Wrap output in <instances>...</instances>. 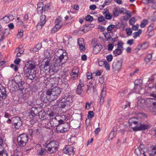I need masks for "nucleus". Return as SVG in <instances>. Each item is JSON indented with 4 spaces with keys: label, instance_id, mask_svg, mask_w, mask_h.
I'll return each mask as SVG.
<instances>
[{
    "label": "nucleus",
    "instance_id": "1",
    "mask_svg": "<svg viewBox=\"0 0 156 156\" xmlns=\"http://www.w3.org/2000/svg\"><path fill=\"white\" fill-rule=\"evenodd\" d=\"M73 95L69 93H66L63 97L60 98L59 100L57 101L56 104L53 105H58L60 108H64L67 106H70V103L73 102Z\"/></svg>",
    "mask_w": 156,
    "mask_h": 156
},
{
    "label": "nucleus",
    "instance_id": "2",
    "mask_svg": "<svg viewBox=\"0 0 156 156\" xmlns=\"http://www.w3.org/2000/svg\"><path fill=\"white\" fill-rule=\"evenodd\" d=\"M6 122L8 124H11L10 126L13 129H19L22 124L20 118L18 116L6 120Z\"/></svg>",
    "mask_w": 156,
    "mask_h": 156
},
{
    "label": "nucleus",
    "instance_id": "3",
    "mask_svg": "<svg viewBox=\"0 0 156 156\" xmlns=\"http://www.w3.org/2000/svg\"><path fill=\"white\" fill-rule=\"evenodd\" d=\"M61 88H50L46 91L47 94L52 98L51 100L57 99L61 93Z\"/></svg>",
    "mask_w": 156,
    "mask_h": 156
},
{
    "label": "nucleus",
    "instance_id": "4",
    "mask_svg": "<svg viewBox=\"0 0 156 156\" xmlns=\"http://www.w3.org/2000/svg\"><path fill=\"white\" fill-rule=\"evenodd\" d=\"M58 143L57 141H52L48 144L46 146L47 151L48 153H53L58 150Z\"/></svg>",
    "mask_w": 156,
    "mask_h": 156
},
{
    "label": "nucleus",
    "instance_id": "5",
    "mask_svg": "<svg viewBox=\"0 0 156 156\" xmlns=\"http://www.w3.org/2000/svg\"><path fill=\"white\" fill-rule=\"evenodd\" d=\"M28 140V136L27 134L26 133L21 134L17 138L18 144L20 147H24L26 145Z\"/></svg>",
    "mask_w": 156,
    "mask_h": 156
},
{
    "label": "nucleus",
    "instance_id": "6",
    "mask_svg": "<svg viewBox=\"0 0 156 156\" xmlns=\"http://www.w3.org/2000/svg\"><path fill=\"white\" fill-rule=\"evenodd\" d=\"M28 71V72H26L25 70L23 69V71L22 73L20 74V76H23L24 75H27L26 76L28 79L31 80L34 79L35 77L36 73V70L35 69H29L27 70Z\"/></svg>",
    "mask_w": 156,
    "mask_h": 156
},
{
    "label": "nucleus",
    "instance_id": "7",
    "mask_svg": "<svg viewBox=\"0 0 156 156\" xmlns=\"http://www.w3.org/2000/svg\"><path fill=\"white\" fill-rule=\"evenodd\" d=\"M67 59H62L54 57L53 58L52 64L55 67L61 66L66 62Z\"/></svg>",
    "mask_w": 156,
    "mask_h": 156
},
{
    "label": "nucleus",
    "instance_id": "8",
    "mask_svg": "<svg viewBox=\"0 0 156 156\" xmlns=\"http://www.w3.org/2000/svg\"><path fill=\"white\" fill-rule=\"evenodd\" d=\"M36 66V62L33 60H29L27 62L23 68V69L25 70L26 72H28L27 70L29 69H35Z\"/></svg>",
    "mask_w": 156,
    "mask_h": 156
},
{
    "label": "nucleus",
    "instance_id": "9",
    "mask_svg": "<svg viewBox=\"0 0 156 156\" xmlns=\"http://www.w3.org/2000/svg\"><path fill=\"white\" fill-rule=\"evenodd\" d=\"M73 146L71 145H66L65 148L63 149L64 152L69 155L73 154L75 153Z\"/></svg>",
    "mask_w": 156,
    "mask_h": 156
},
{
    "label": "nucleus",
    "instance_id": "10",
    "mask_svg": "<svg viewBox=\"0 0 156 156\" xmlns=\"http://www.w3.org/2000/svg\"><path fill=\"white\" fill-rule=\"evenodd\" d=\"M46 16L45 15H43L41 16L40 17V22L38 23L36 26V27L37 29H41L42 27L45 24L46 22Z\"/></svg>",
    "mask_w": 156,
    "mask_h": 156
},
{
    "label": "nucleus",
    "instance_id": "11",
    "mask_svg": "<svg viewBox=\"0 0 156 156\" xmlns=\"http://www.w3.org/2000/svg\"><path fill=\"white\" fill-rule=\"evenodd\" d=\"M150 128V126L148 125L141 124L140 126H136L133 128V130L134 131H138L148 129Z\"/></svg>",
    "mask_w": 156,
    "mask_h": 156
},
{
    "label": "nucleus",
    "instance_id": "12",
    "mask_svg": "<svg viewBox=\"0 0 156 156\" xmlns=\"http://www.w3.org/2000/svg\"><path fill=\"white\" fill-rule=\"evenodd\" d=\"M55 56L57 57L62 59H67V56L66 55V53L63 52V50L61 49H59L55 53Z\"/></svg>",
    "mask_w": 156,
    "mask_h": 156
},
{
    "label": "nucleus",
    "instance_id": "13",
    "mask_svg": "<svg viewBox=\"0 0 156 156\" xmlns=\"http://www.w3.org/2000/svg\"><path fill=\"white\" fill-rule=\"evenodd\" d=\"M38 113V112L36 108H32L30 113V116L31 118V121H32L33 122L34 121L35 119L33 117L35 116Z\"/></svg>",
    "mask_w": 156,
    "mask_h": 156
},
{
    "label": "nucleus",
    "instance_id": "14",
    "mask_svg": "<svg viewBox=\"0 0 156 156\" xmlns=\"http://www.w3.org/2000/svg\"><path fill=\"white\" fill-rule=\"evenodd\" d=\"M124 43L122 41H119L118 42V55H120L124 50L123 44Z\"/></svg>",
    "mask_w": 156,
    "mask_h": 156
},
{
    "label": "nucleus",
    "instance_id": "15",
    "mask_svg": "<svg viewBox=\"0 0 156 156\" xmlns=\"http://www.w3.org/2000/svg\"><path fill=\"white\" fill-rule=\"evenodd\" d=\"M103 46L101 44H97L94 46L93 50V53L96 54L98 53L102 48Z\"/></svg>",
    "mask_w": 156,
    "mask_h": 156
},
{
    "label": "nucleus",
    "instance_id": "16",
    "mask_svg": "<svg viewBox=\"0 0 156 156\" xmlns=\"http://www.w3.org/2000/svg\"><path fill=\"white\" fill-rule=\"evenodd\" d=\"M61 117L66 122V124L68 125V129L69 128V124L70 122V119L71 116L69 115H62Z\"/></svg>",
    "mask_w": 156,
    "mask_h": 156
},
{
    "label": "nucleus",
    "instance_id": "17",
    "mask_svg": "<svg viewBox=\"0 0 156 156\" xmlns=\"http://www.w3.org/2000/svg\"><path fill=\"white\" fill-rule=\"evenodd\" d=\"M117 129L116 127H114L113 128V131H112L109 134L108 139L109 140H111L113 139L117 135L116 132Z\"/></svg>",
    "mask_w": 156,
    "mask_h": 156
},
{
    "label": "nucleus",
    "instance_id": "18",
    "mask_svg": "<svg viewBox=\"0 0 156 156\" xmlns=\"http://www.w3.org/2000/svg\"><path fill=\"white\" fill-rule=\"evenodd\" d=\"M44 85H46L45 88H57V86L55 85L54 83L52 81H51V79H50L49 80H48Z\"/></svg>",
    "mask_w": 156,
    "mask_h": 156
},
{
    "label": "nucleus",
    "instance_id": "19",
    "mask_svg": "<svg viewBox=\"0 0 156 156\" xmlns=\"http://www.w3.org/2000/svg\"><path fill=\"white\" fill-rule=\"evenodd\" d=\"M55 126H56V130L58 133H63L64 131H66V130H65V127L61 125L58 124V125H55Z\"/></svg>",
    "mask_w": 156,
    "mask_h": 156
},
{
    "label": "nucleus",
    "instance_id": "20",
    "mask_svg": "<svg viewBox=\"0 0 156 156\" xmlns=\"http://www.w3.org/2000/svg\"><path fill=\"white\" fill-rule=\"evenodd\" d=\"M138 119L136 118L133 117L130 118L128 121L129 126H132L133 124L137 125L138 123Z\"/></svg>",
    "mask_w": 156,
    "mask_h": 156
},
{
    "label": "nucleus",
    "instance_id": "21",
    "mask_svg": "<svg viewBox=\"0 0 156 156\" xmlns=\"http://www.w3.org/2000/svg\"><path fill=\"white\" fill-rule=\"evenodd\" d=\"M105 12H103V14L105 16V19L110 20L112 18V15L108 12V11L107 9H104Z\"/></svg>",
    "mask_w": 156,
    "mask_h": 156
},
{
    "label": "nucleus",
    "instance_id": "22",
    "mask_svg": "<svg viewBox=\"0 0 156 156\" xmlns=\"http://www.w3.org/2000/svg\"><path fill=\"white\" fill-rule=\"evenodd\" d=\"M124 10L126 11L127 12H129V11L126 10V9H125L123 8H119V10H118V14H126L129 17L131 16V15L130 13H129L127 12H124Z\"/></svg>",
    "mask_w": 156,
    "mask_h": 156
},
{
    "label": "nucleus",
    "instance_id": "23",
    "mask_svg": "<svg viewBox=\"0 0 156 156\" xmlns=\"http://www.w3.org/2000/svg\"><path fill=\"white\" fill-rule=\"evenodd\" d=\"M7 96L5 88H0V97L5 99Z\"/></svg>",
    "mask_w": 156,
    "mask_h": 156
},
{
    "label": "nucleus",
    "instance_id": "24",
    "mask_svg": "<svg viewBox=\"0 0 156 156\" xmlns=\"http://www.w3.org/2000/svg\"><path fill=\"white\" fill-rule=\"evenodd\" d=\"M135 87H142L143 84L142 80L141 79L136 80L134 81Z\"/></svg>",
    "mask_w": 156,
    "mask_h": 156
},
{
    "label": "nucleus",
    "instance_id": "25",
    "mask_svg": "<svg viewBox=\"0 0 156 156\" xmlns=\"http://www.w3.org/2000/svg\"><path fill=\"white\" fill-rule=\"evenodd\" d=\"M37 11L38 13H42L43 10V3L42 2H39L37 4Z\"/></svg>",
    "mask_w": 156,
    "mask_h": 156
},
{
    "label": "nucleus",
    "instance_id": "26",
    "mask_svg": "<svg viewBox=\"0 0 156 156\" xmlns=\"http://www.w3.org/2000/svg\"><path fill=\"white\" fill-rule=\"evenodd\" d=\"M150 156H156V146H153L151 151H149Z\"/></svg>",
    "mask_w": 156,
    "mask_h": 156
},
{
    "label": "nucleus",
    "instance_id": "27",
    "mask_svg": "<svg viewBox=\"0 0 156 156\" xmlns=\"http://www.w3.org/2000/svg\"><path fill=\"white\" fill-rule=\"evenodd\" d=\"M60 79V77H59L55 76L52 78H51V80L54 83L55 85L56 86V85L58 83V81H59Z\"/></svg>",
    "mask_w": 156,
    "mask_h": 156
},
{
    "label": "nucleus",
    "instance_id": "28",
    "mask_svg": "<svg viewBox=\"0 0 156 156\" xmlns=\"http://www.w3.org/2000/svg\"><path fill=\"white\" fill-rule=\"evenodd\" d=\"M42 47V45L41 43L37 44L35 48H34L33 49V51L34 52H36L40 50Z\"/></svg>",
    "mask_w": 156,
    "mask_h": 156
},
{
    "label": "nucleus",
    "instance_id": "29",
    "mask_svg": "<svg viewBox=\"0 0 156 156\" xmlns=\"http://www.w3.org/2000/svg\"><path fill=\"white\" fill-rule=\"evenodd\" d=\"M148 46V44L147 43H144L138 46V49L139 50L144 49L147 48Z\"/></svg>",
    "mask_w": 156,
    "mask_h": 156
},
{
    "label": "nucleus",
    "instance_id": "30",
    "mask_svg": "<svg viewBox=\"0 0 156 156\" xmlns=\"http://www.w3.org/2000/svg\"><path fill=\"white\" fill-rule=\"evenodd\" d=\"M152 58L151 54H149L147 55L144 58V61L147 63L150 62Z\"/></svg>",
    "mask_w": 156,
    "mask_h": 156
},
{
    "label": "nucleus",
    "instance_id": "31",
    "mask_svg": "<svg viewBox=\"0 0 156 156\" xmlns=\"http://www.w3.org/2000/svg\"><path fill=\"white\" fill-rule=\"evenodd\" d=\"M61 27L62 26L55 24V26L52 29L51 31L53 33L56 32L59 30Z\"/></svg>",
    "mask_w": 156,
    "mask_h": 156
},
{
    "label": "nucleus",
    "instance_id": "32",
    "mask_svg": "<svg viewBox=\"0 0 156 156\" xmlns=\"http://www.w3.org/2000/svg\"><path fill=\"white\" fill-rule=\"evenodd\" d=\"M16 88L17 87V86L18 88H21L22 87H25V84L24 82L21 81L20 82H17L16 84Z\"/></svg>",
    "mask_w": 156,
    "mask_h": 156
},
{
    "label": "nucleus",
    "instance_id": "33",
    "mask_svg": "<svg viewBox=\"0 0 156 156\" xmlns=\"http://www.w3.org/2000/svg\"><path fill=\"white\" fill-rule=\"evenodd\" d=\"M46 152L47 151L46 149L41 147L38 153V154L40 155H43L46 154Z\"/></svg>",
    "mask_w": 156,
    "mask_h": 156
},
{
    "label": "nucleus",
    "instance_id": "34",
    "mask_svg": "<svg viewBox=\"0 0 156 156\" xmlns=\"http://www.w3.org/2000/svg\"><path fill=\"white\" fill-rule=\"evenodd\" d=\"M44 69L45 70H48L49 69V61L48 60L45 62L44 66Z\"/></svg>",
    "mask_w": 156,
    "mask_h": 156
},
{
    "label": "nucleus",
    "instance_id": "35",
    "mask_svg": "<svg viewBox=\"0 0 156 156\" xmlns=\"http://www.w3.org/2000/svg\"><path fill=\"white\" fill-rule=\"evenodd\" d=\"M104 37L106 39V40L109 41L111 38L110 34L108 32H105L104 33Z\"/></svg>",
    "mask_w": 156,
    "mask_h": 156
},
{
    "label": "nucleus",
    "instance_id": "36",
    "mask_svg": "<svg viewBox=\"0 0 156 156\" xmlns=\"http://www.w3.org/2000/svg\"><path fill=\"white\" fill-rule=\"evenodd\" d=\"M62 76L60 77V78L62 80V79L67 80L66 77L68 76L67 73L66 72H62L61 73ZM65 81V80H64Z\"/></svg>",
    "mask_w": 156,
    "mask_h": 156
},
{
    "label": "nucleus",
    "instance_id": "37",
    "mask_svg": "<svg viewBox=\"0 0 156 156\" xmlns=\"http://www.w3.org/2000/svg\"><path fill=\"white\" fill-rule=\"evenodd\" d=\"M148 21L147 20H144L140 25V27L141 28H143L145 27Z\"/></svg>",
    "mask_w": 156,
    "mask_h": 156
},
{
    "label": "nucleus",
    "instance_id": "38",
    "mask_svg": "<svg viewBox=\"0 0 156 156\" xmlns=\"http://www.w3.org/2000/svg\"><path fill=\"white\" fill-rule=\"evenodd\" d=\"M79 69L76 67H74L72 71L71 74H78Z\"/></svg>",
    "mask_w": 156,
    "mask_h": 156
},
{
    "label": "nucleus",
    "instance_id": "39",
    "mask_svg": "<svg viewBox=\"0 0 156 156\" xmlns=\"http://www.w3.org/2000/svg\"><path fill=\"white\" fill-rule=\"evenodd\" d=\"M135 151L136 154L138 156H140L143 153L142 151L138 148L136 149Z\"/></svg>",
    "mask_w": 156,
    "mask_h": 156
},
{
    "label": "nucleus",
    "instance_id": "40",
    "mask_svg": "<svg viewBox=\"0 0 156 156\" xmlns=\"http://www.w3.org/2000/svg\"><path fill=\"white\" fill-rule=\"evenodd\" d=\"M55 24L56 25L62 26V22L61 20H60V19L58 18L55 20Z\"/></svg>",
    "mask_w": 156,
    "mask_h": 156
},
{
    "label": "nucleus",
    "instance_id": "41",
    "mask_svg": "<svg viewBox=\"0 0 156 156\" xmlns=\"http://www.w3.org/2000/svg\"><path fill=\"white\" fill-rule=\"evenodd\" d=\"M125 25L123 23H118V29L119 28L121 30H123L125 28Z\"/></svg>",
    "mask_w": 156,
    "mask_h": 156
},
{
    "label": "nucleus",
    "instance_id": "42",
    "mask_svg": "<svg viewBox=\"0 0 156 156\" xmlns=\"http://www.w3.org/2000/svg\"><path fill=\"white\" fill-rule=\"evenodd\" d=\"M86 21H91L93 20V18L89 15H87L85 17Z\"/></svg>",
    "mask_w": 156,
    "mask_h": 156
},
{
    "label": "nucleus",
    "instance_id": "43",
    "mask_svg": "<svg viewBox=\"0 0 156 156\" xmlns=\"http://www.w3.org/2000/svg\"><path fill=\"white\" fill-rule=\"evenodd\" d=\"M122 62L123 60L122 59L119 61H118V71L120 70L121 69Z\"/></svg>",
    "mask_w": 156,
    "mask_h": 156
},
{
    "label": "nucleus",
    "instance_id": "44",
    "mask_svg": "<svg viewBox=\"0 0 156 156\" xmlns=\"http://www.w3.org/2000/svg\"><path fill=\"white\" fill-rule=\"evenodd\" d=\"M143 153H145L146 151V149L145 148L144 145L142 144H140V145L139 148Z\"/></svg>",
    "mask_w": 156,
    "mask_h": 156
},
{
    "label": "nucleus",
    "instance_id": "45",
    "mask_svg": "<svg viewBox=\"0 0 156 156\" xmlns=\"http://www.w3.org/2000/svg\"><path fill=\"white\" fill-rule=\"evenodd\" d=\"M37 129H34L32 128L30 129H29V134L31 136H32L33 134L35 133L36 132Z\"/></svg>",
    "mask_w": 156,
    "mask_h": 156
},
{
    "label": "nucleus",
    "instance_id": "46",
    "mask_svg": "<svg viewBox=\"0 0 156 156\" xmlns=\"http://www.w3.org/2000/svg\"><path fill=\"white\" fill-rule=\"evenodd\" d=\"M126 31L127 35L130 36L131 35L132 31L131 29L130 28H128L126 29Z\"/></svg>",
    "mask_w": 156,
    "mask_h": 156
},
{
    "label": "nucleus",
    "instance_id": "47",
    "mask_svg": "<svg viewBox=\"0 0 156 156\" xmlns=\"http://www.w3.org/2000/svg\"><path fill=\"white\" fill-rule=\"evenodd\" d=\"M135 22V19L134 17L131 18L129 20V24L131 25H134V23Z\"/></svg>",
    "mask_w": 156,
    "mask_h": 156
},
{
    "label": "nucleus",
    "instance_id": "48",
    "mask_svg": "<svg viewBox=\"0 0 156 156\" xmlns=\"http://www.w3.org/2000/svg\"><path fill=\"white\" fill-rule=\"evenodd\" d=\"M106 90H105V88H102L101 90L100 96L105 97L106 96Z\"/></svg>",
    "mask_w": 156,
    "mask_h": 156
},
{
    "label": "nucleus",
    "instance_id": "49",
    "mask_svg": "<svg viewBox=\"0 0 156 156\" xmlns=\"http://www.w3.org/2000/svg\"><path fill=\"white\" fill-rule=\"evenodd\" d=\"M45 113L44 112L42 113V112H40L38 113V115L39 117H41V119H45L44 115H45Z\"/></svg>",
    "mask_w": 156,
    "mask_h": 156
},
{
    "label": "nucleus",
    "instance_id": "50",
    "mask_svg": "<svg viewBox=\"0 0 156 156\" xmlns=\"http://www.w3.org/2000/svg\"><path fill=\"white\" fill-rule=\"evenodd\" d=\"M78 44L79 45L84 44L83 40V38H80L78 40Z\"/></svg>",
    "mask_w": 156,
    "mask_h": 156
},
{
    "label": "nucleus",
    "instance_id": "51",
    "mask_svg": "<svg viewBox=\"0 0 156 156\" xmlns=\"http://www.w3.org/2000/svg\"><path fill=\"white\" fill-rule=\"evenodd\" d=\"M88 118H92L94 116V113L92 111H90L88 112Z\"/></svg>",
    "mask_w": 156,
    "mask_h": 156
},
{
    "label": "nucleus",
    "instance_id": "52",
    "mask_svg": "<svg viewBox=\"0 0 156 156\" xmlns=\"http://www.w3.org/2000/svg\"><path fill=\"white\" fill-rule=\"evenodd\" d=\"M10 67L12 68L15 71H17L18 70V67L17 66L14 65L13 64H11L10 65Z\"/></svg>",
    "mask_w": 156,
    "mask_h": 156
},
{
    "label": "nucleus",
    "instance_id": "53",
    "mask_svg": "<svg viewBox=\"0 0 156 156\" xmlns=\"http://www.w3.org/2000/svg\"><path fill=\"white\" fill-rule=\"evenodd\" d=\"M0 156H8L7 153L3 150L0 151Z\"/></svg>",
    "mask_w": 156,
    "mask_h": 156
},
{
    "label": "nucleus",
    "instance_id": "54",
    "mask_svg": "<svg viewBox=\"0 0 156 156\" xmlns=\"http://www.w3.org/2000/svg\"><path fill=\"white\" fill-rule=\"evenodd\" d=\"M115 27V26L113 25H109L107 28V30L108 31H111Z\"/></svg>",
    "mask_w": 156,
    "mask_h": 156
},
{
    "label": "nucleus",
    "instance_id": "55",
    "mask_svg": "<svg viewBox=\"0 0 156 156\" xmlns=\"http://www.w3.org/2000/svg\"><path fill=\"white\" fill-rule=\"evenodd\" d=\"M84 82L80 80L79 84L78 85L77 88H82L84 86Z\"/></svg>",
    "mask_w": 156,
    "mask_h": 156
},
{
    "label": "nucleus",
    "instance_id": "56",
    "mask_svg": "<svg viewBox=\"0 0 156 156\" xmlns=\"http://www.w3.org/2000/svg\"><path fill=\"white\" fill-rule=\"evenodd\" d=\"M154 27V25L153 24H151L149 26L147 29V31L150 33L151 32L153 28Z\"/></svg>",
    "mask_w": 156,
    "mask_h": 156
},
{
    "label": "nucleus",
    "instance_id": "57",
    "mask_svg": "<svg viewBox=\"0 0 156 156\" xmlns=\"http://www.w3.org/2000/svg\"><path fill=\"white\" fill-rule=\"evenodd\" d=\"M50 6V3H48L47 5H45L44 8V12L46 11H47L49 8V7Z\"/></svg>",
    "mask_w": 156,
    "mask_h": 156
},
{
    "label": "nucleus",
    "instance_id": "58",
    "mask_svg": "<svg viewBox=\"0 0 156 156\" xmlns=\"http://www.w3.org/2000/svg\"><path fill=\"white\" fill-rule=\"evenodd\" d=\"M98 22H101L105 21V19L104 16H101L100 17H98Z\"/></svg>",
    "mask_w": 156,
    "mask_h": 156
},
{
    "label": "nucleus",
    "instance_id": "59",
    "mask_svg": "<svg viewBox=\"0 0 156 156\" xmlns=\"http://www.w3.org/2000/svg\"><path fill=\"white\" fill-rule=\"evenodd\" d=\"M106 61L105 60L104 61H99L98 62V64L100 66H102L104 65L105 63H106Z\"/></svg>",
    "mask_w": 156,
    "mask_h": 156
},
{
    "label": "nucleus",
    "instance_id": "60",
    "mask_svg": "<svg viewBox=\"0 0 156 156\" xmlns=\"http://www.w3.org/2000/svg\"><path fill=\"white\" fill-rule=\"evenodd\" d=\"M112 55H109L106 57V59L107 61L108 62H111L112 59Z\"/></svg>",
    "mask_w": 156,
    "mask_h": 156
},
{
    "label": "nucleus",
    "instance_id": "61",
    "mask_svg": "<svg viewBox=\"0 0 156 156\" xmlns=\"http://www.w3.org/2000/svg\"><path fill=\"white\" fill-rule=\"evenodd\" d=\"M83 91V90L82 88H76V93L79 95H80L82 93Z\"/></svg>",
    "mask_w": 156,
    "mask_h": 156
},
{
    "label": "nucleus",
    "instance_id": "62",
    "mask_svg": "<svg viewBox=\"0 0 156 156\" xmlns=\"http://www.w3.org/2000/svg\"><path fill=\"white\" fill-rule=\"evenodd\" d=\"M78 76V74H71V78L73 80L76 79Z\"/></svg>",
    "mask_w": 156,
    "mask_h": 156
},
{
    "label": "nucleus",
    "instance_id": "63",
    "mask_svg": "<svg viewBox=\"0 0 156 156\" xmlns=\"http://www.w3.org/2000/svg\"><path fill=\"white\" fill-rule=\"evenodd\" d=\"M114 45L112 44H110L108 45V49L109 51L112 50L113 48Z\"/></svg>",
    "mask_w": 156,
    "mask_h": 156
},
{
    "label": "nucleus",
    "instance_id": "64",
    "mask_svg": "<svg viewBox=\"0 0 156 156\" xmlns=\"http://www.w3.org/2000/svg\"><path fill=\"white\" fill-rule=\"evenodd\" d=\"M4 116L5 118L9 119H10V117H11V115L9 113L6 112L4 114Z\"/></svg>",
    "mask_w": 156,
    "mask_h": 156
}]
</instances>
